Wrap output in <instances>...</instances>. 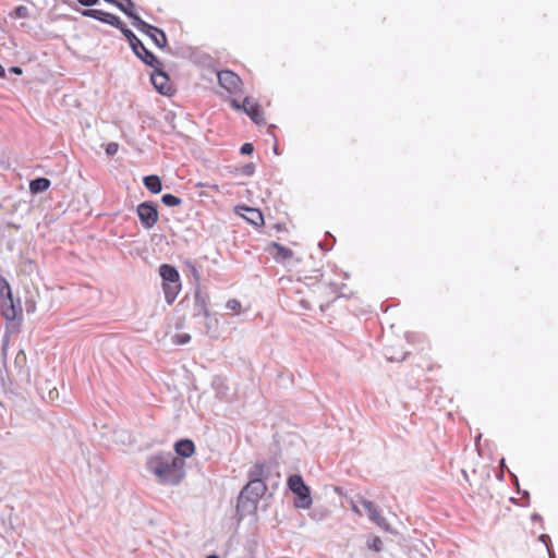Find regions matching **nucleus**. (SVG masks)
Returning a JSON list of instances; mask_svg holds the SVG:
<instances>
[{"label": "nucleus", "mask_w": 558, "mask_h": 558, "mask_svg": "<svg viewBox=\"0 0 558 558\" xmlns=\"http://www.w3.org/2000/svg\"><path fill=\"white\" fill-rule=\"evenodd\" d=\"M146 466L163 485H178L185 476V461L171 453L159 452L150 456Z\"/></svg>", "instance_id": "1"}, {"label": "nucleus", "mask_w": 558, "mask_h": 558, "mask_svg": "<svg viewBox=\"0 0 558 558\" xmlns=\"http://www.w3.org/2000/svg\"><path fill=\"white\" fill-rule=\"evenodd\" d=\"M267 486L264 481H248L238 498L236 509L243 515L256 510L258 500L265 495Z\"/></svg>", "instance_id": "2"}, {"label": "nucleus", "mask_w": 558, "mask_h": 558, "mask_svg": "<svg viewBox=\"0 0 558 558\" xmlns=\"http://www.w3.org/2000/svg\"><path fill=\"white\" fill-rule=\"evenodd\" d=\"M119 29L128 39L133 52L137 58H140L145 64L151 68L160 65V61L157 59V57L144 46V44L135 36L131 29H129L124 24H122Z\"/></svg>", "instance_id": "3"}, {"label": "nucleus", "mask_w": 558, "mask_h": 558, "mask_svg": "<svg viewBox=\"0 0 558 558\" xmlns=\"http://www.w3.org/2000/svg\"><path fill=\"white\" fill-rule=\"evenodd\" d=\"M231 107L235 110H243L254 123L256 124H265L264 112L262 107L253 97H245L240 104L236 99L231 100Z\"/></svg>", "instance_id": "4"}, {"label": "nucleus", "mask_w": 558, "mask_h": 558, "mask_svg": "<svg viewBox=\"0 0 558 558\" xmlns=\"http://www.w3.org/2000/svg\"><path fill=\"white\" fill-rule=\"evenodd\" d=\"M289 488L299 497L295 506L303 509H308L312 505L310 496V488L305 485L301 475L294 474L288 478Z\"/></svg>", "instance_id": "5"}, {"label": "nucleus", "mask_w": 558, "mask_h": 558, "mask_svg": "<svg viewBox=\"0 0 558 558\" xmlns=\"http://www.w3.org/2000/svg\"><path fill=\"white\" fill-rule=\"evenodd\" d=\"M3 289L0 291L3 296L1 314L7 320H14L17 316L22 315V307L20 304L14 303L9 283L3 281Z\"/></svg>", "instance_id": "6"}, {"label": "nucleus", "mask_w": 558, "mask_h": 558, "mask_svg": "<svg viewBox=\"0 0 558 558\" xmlns=\"http://www.w3.org/2000/svg\"><path fill=\"white\" fill-rule=\"evenodd\" d=\"M133 26L141 33L147 35L158 48H165L168 44L167 36L162 29L148 24L141 17H136Z\"/></svg>", "instance_id": "7"}, {"label": "nucleus", "mask_w": 558, "mask_h": 558, "mask_svg": "<svg viewBox=\"0 0 558 558\" xmlns=\"http://www.w3.org/2000/svg\"><path fill=\"white\" fill-rule=\"evenodd\" d=\"M217 76L219 85L229 94L236 95L242 93L243 82L234 72L222 70L218 72Z\"/></svg>", "instance_id": "8"}, {"label": "nucleus", "mask_w": 558, "mask_h": 558, "mask_svg": "<svg viewBox=\"0 0 558 558\" xmlns=\"http://www.w3.org/2000/svg\"><path fill=\"white\" fill-rule=\"evenodd\" d=\"M137 215L141 223L146 228H153L158 221V210L153 203H142L137 206Z\"/></svg>", "instance_id": "9"}, {"label": "nucleus", "mask_w": 558, "mask_h": 558, "mask_svg": "<svg viewBox=\"0 0 558 558\" xmlns=\"http://www.w3.org/2000/svg\"><path fill=\"white\" fill-rule=\"evenodd\" d=\"M360 504L364 507L366 510L368 518L381 530L384 531H390V524L388 521L380 514L379 510L377 509L376 505L363 497H360L359 499Z\"/></svg>", "instance_id": "10"}, {"label": "nucleus", "mask_w": 558, "mask_h": 558, "mask_svg": "<svg viewBox=\"0 0 558 558\" xmlns=\"http://www.w3.org/2000/svg\"><path fill=\"white\" fill-rule=\"evenodd\" d=\"M151 83L154 87L162 95H170L172 92V86L170 84L169 77L161 70V64L159 66L154 68V72L150 76Z\"/></svg>", "instance_id": "11"}, {"label": "nucleus", "mask_w": 558, "mask_h": 558, "mask_svg": "<svg viewBox=\"0 0 558 558\" xmlns=\"http://www.w3.org/2000/svg\"><path fill=\"white\" fill-rule=\"evenodd\" d=\"M82 14L84 16L107 23L117 28H120L123 24L117 15L97 9H86L82 11Z\"/></svg>", "instance_id": "12"}, {"label": "nucleus", "mask_w": 558, "mask_h": 558, "mask_svg": "<svg viewBox=\"0 0 558 558\" xmlns=\"http://www.w3.org/2000/svg\"><path fill=\"white\" fill-rule=\"evenodd\" d=\"M235 211L255 227L264 225V216L259 209L247 206H238Z\"/></svg>", "instance_id": "13"}, {"label": "nucleus", "mask_w": 558, "mask_h": 558, "mask_svg": "<svg viewBox=\"0 0 558 558\" xmlns=\"http://www.w3.org/2000/svg\"><path fill=\"white\" fill-rule=\"evenodd\" d=\"M270 247L275 251L272 256H274L275 260L278 263L284 264L294 257V253L292 250L277 243V242L270 243Z\"/></svg>", "instance_id": "14"}, {"label": "nucleus", "mask_w": 558, "mask_h": 558, "mask_svg": "<svg viewBox=\"0 0 558 558\" xmlns=\"http://www.w3.org/2000/svg\"><path fill=\"white\" fill-rule=\"evenodd\" d=\"M175 452L179 458H190L195 452L194 442L190 439H181L174 446Z\"/></svg>", "instance_id": "15"}, {"label": "nucleus", "mask_w": 558, "mask_h": 558, "mask_svg": "<svg viewBox=\"0 0 558 558\" xmlns=\"http://www.w3.org/2000/svg\"><path fill=\"white\" fill-rule=\"evenodd\" d=\"M162 289L165 293V299L168 304H172L177 299L179 292L181 291V283L177 281L172 282H162Z\"/></svg>", "instance_id": "16"}, {"label": "nucleus", "mask_w": 558, "mask_h": 558, "mask_svg": "<svg viewBox=\"0 0 558 558\" xmlns=\"http://www.w3.org/2000/svg\"><path fill=\"white\" fill-rule=\"evenodd\" d=\"M159 275L162 278V282H177L180 281V275L178 270L168 264H163L159 268Z\"/></svg>", "instance_id": "17"}, {"label": "nucleus", "mask_w": 558, "mask_h": 558, "mask_svg": "<svg viewBox=\"0 0 558 558\" xmlns=\"http://www.w3.org/2000/svg\"><path fill=\"white\" fill-rule=\"evenodd\" d=\"M114 5L118 7L123 13H125L129 17L132 19V23L135 22L136 17H140L137 14H135L134 9L135 5L132 2V0H120L118 2H114Z\"/></svg>", "instance_id": "18"}, {"label": "nucleus", "mask_w": 558, "mask_h": 558, "mask_svg": "<svg viewBox=\"0 0 558 558\" xmlns=\"http://www.w3.org/2000/svg\"><path fill=\"white\" fill-rule=\"evenodd\" d=\"M266 474V465L262 462H256L248 471L250 481H264Z\"/></svg>", "instance_id": "19"}, {"label": "nucleus", "mask_w": 558, "mask_h": 558, "mask_svg": "<svg viewBox=\"0 0 558 558\" xmlns=\"http://www.w3.org/2000/svg\"><path fill=\"white\" fill-rule=\"evenodd\" d=\"M145 187L154 194L161 191V180L158 175H147L144 178Z\"/></svg>", "instance_id": "20"}, {"label": "nucleus", "mask_w": 558, "mask_h": 558, "mask_svg": "<svg viewBox=\"0 0 558 558\" xmlns=\"http://www.w3.org/2000/svg\"><path fill=\"white\" fill-rule=\"evenodd\" d=\"M50 186V181L46 178H38L29 183V191L33 194L45 192Z\"/></svg>", "instance_id": "21"}, {"label": "nucleus", "mask_w": 558, "mask_h": 558, "mask_svg": "<svg viewBox=\"0 0 558 558\" xmlns=\"http://www.w3.org/2000/svg\"><path fill=\"white\" fill-rule=\"evenodd\" d=\"M161 201L166 206L170 207L180 206L182 204V199L172 194L162 195Z\"/></svg>", "instance_id": "22"}, {"label": "nucleus", "mask_w": 558, "mask_h": 558, "mask_svg": "<svg viewBox=\"0 0 558 558\" xmlns=\"http://www.w3.org/2000/svg\"><path fill=\"white\" fill-rule=\"evenodd\" d=\"M227 310H229L233 315H239L242 311V306L239 300L230 299L226 303Z\"/></svg>", "instance_id": "23"}, {"label": "nucleus", "mask_w": 558, "mask_h": 558, "mask_svg": "<svg viewBox=\"0 0 558 558\" xmlns=\"http://www.w3.org/2000/svg\"><path fill=\"white\" fill-rule=\"evenodd\" d=\"M29 12L28 9L25 5H19L14 9V11L11 13V16L16 19H26L28 17Z\"/></svg>", "instance_id": "24"}, {"label": "nucleus", "mask_w": 558, "mask_h": 558, "mask_svg": "<svg viewBox=\"0 0 558 558\" xmlns=\"http://www.w3.org/2000/svg\"><path fill=\"white\" fill-rule=\"evenodd\" d=\"M191 340V336L189 333H178L173 337L172 341L174 344H179V345H182V344H186L187 342H190Z\"/></svg>", "instance_id": "25"}, {"label": "nucleus", "mask_w": 558, "mask_h": 558, "mask_svg": "<svg viewBox=\"0 0 558 558\" xmlns=\"http://www.w3.org/2000/svg\"><path fill=\"white\" fill-rule=\"evenodd\" d=\"M539 541L545 545L546 549H547V553L549 555V558H555V554L553 551V549L550 548V538L548 535L546 534H542L539 537Z\"/></svg>", "instance_id": "26"}, {"label": "nucleus", "mask_w": 558, "mask_h": 558, "mask_svg": "<svg viewBox=\"0 0 558 558\" xmlns=\"http://www.w3.org/2000/svg\"><path fill=\"white\" fill-rule=\"evenodd\" d=\"M368 547L375 551H380L383 548V542L380 537L375 536L368 542Z\"/></svg>", "instance_id": "27"}, {"label": "nucleus", "mask_w": 558, "mask_h": 558, "mask_svg": "<svg viewBox=\"0 0 558 558\" xmlns=\"http://www.w3.org/2000/svg\"><path fill=\"white\" fill-rule=\"evenodd\" d=\"M198 314H202L205 317H209V315H210L209 310L206 304V301L203 299L198 300Z\"/></svg>", "instance_id": "28"}, {"label": "nucleus", "mask_w": 558, "mask_h": 558, "mask_svg": "<svg viewBox=\"0 0 558 558\" xmlns=\"http://www.w3.org/2000/svg\"><path fill=\"white\" fill-rule=\"evenodd\" d=\"M118 150H119V144L118 143L111 142V143L107 144V146H106V153L109 156L116 155L118 153Z\"/></svg>", "instance_id": "29"}, {"label": "nucleus", "mask_w": 558, "mask_h": 558, "mask_svg": "<svg viewBox=\"0 0 558 558\" xmlns=\"http://www.w3.org/2000/svg\"><path fill=\"white\" fill-rule=\"evenodd\" d=\"M253 150H254V147L251 143H245L241 147V153L244 155H250L253 153Z\"/></svg>", "instance_id": "30"}, {"label": "nucleus", "mask_w": 558, "mask_h": 558, "mask_svg": "<svg viewBox=\"0 0 558 558\" xmlns=\"http://www.w3.org/2000/svg\"><path fill=\"white\" fill-rule=\"evenodd\" d=\"M77 1L85 7H90L98 2V0H77Z\"/></svg>", "instance_id": "31"}, {"label": "nucleus", "mask_w": 558, "mask_h": 558, "mask_svg": "<svg viewBox=\"0 0 558 558\" xmlns=\"http://www.w3.org/2000/svg\"><path fill=\"white\" fill-rule=\"evenodd\" d=\"M352 510L357 513V514H361V511L360 509L357 508V506L355 504H352Z\"/></svg>", "instance_id": "32"}, {"label": "nucleus", "mask_w": 558, "mask_h": 558, "mask_svg": "<svg viewBox=\"0 0 558 558\" xmlns=\"http://www.w3.org/2000/svg\"><path fill=\"white\" fill-rule=\"evenodd\" d=\"M5 76V71H4V68L0 64V77H4Z\"/></svg>", "instance_id": "33"}, {"label": "nucleus", "mask_w": 558, "mask_h": 558, "mask_svg": "<svg viewBox=\"0 0 558 558\" xmlns=\"http://www.w3.org/2000/svg\"><path fill=\"white\" fill-rule=\"evenodd\" d=\"M12 72L16 73V74H21L22 73V70L17 66H14L12 68Z\"/></svg>", "instance_id": "34"}, {"label": "nucleus", "mask_w": 558, "mask_h": 558, "mask_svg": "<svg viewBox=\"0 0 558 558\" xmlns=\"http://www.w3.org/2000/svg\"><path fill=\"white\" fill-rule=\"evenodd\" d=\"M210 187H211L215 192H219V186H218V185H216V184H215V185H211Z\"/></svg>", "instance_id": "35"}, {"label": "nucleus", "mask_w": 558, "mask_h": 558, "mask_svg": "<svg viewBox=\"0 0 558 558\" xmlns=\"http://www.w3.org/2000/svg\"><path fill=\"white\" fill-rule=\"evenodd\" d=\"M206 558H218L217 556H208Z\"/></svg>", "instance_id": "36"}]
</instances>
